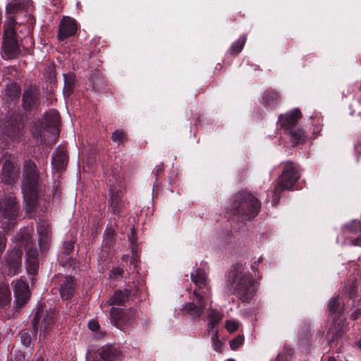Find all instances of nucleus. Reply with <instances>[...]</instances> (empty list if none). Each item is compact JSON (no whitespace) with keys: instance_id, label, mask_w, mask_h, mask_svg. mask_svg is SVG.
I'll return each mask as SVG.
<instances>
[{"instance_id":"19","label":"nucleus","mask_w":361,"mask_h":361,"mask_svg":"<svg viewBox=\"0 0 361 361\" xmlns=\"http://www.w3.org/2000/svg\"><path fill=\"white\" fill-rule=\"evenodd\" d=\"M44 121L46 128L49 130L57 132L61 124V117L59 111L55 109H49L45 113Z\"/></svg>"},{"instance_id":"52","label":"nucleus","mask_w":361,"mask_h":361,"mask_svg":"<svg viewBox=\"0 0 361 361\" xmlns=\"http://www.w3.org/2000/svg\"><path fill=\"white\" fill-rule=\"evenodd\" d=\"M361 317V308L356 309L353 312L351 313L350 317L352 320H356Z\"/></svg>"},{"instance_id":"56","label":"nucleus","mask_w":361,"mask_h":361,"mask_svg":"<svg viewBox=\"0 0 361 361\" xmlns=\"http://www.w3.org/2000/svg\"><path fill=\"white\" fill-rule=\"evenodd\" d=\"M351 243L354 246L361 247V238H356L351 240Z\"/></svg>"},{"instance_id":"21","label":"nucleus","mask_w":361,"mask_h":361,"mask_svg":"<svg viewBox=\"0 0 361 361\" xmlns=\"http://www.w3.org/2000/svg\"><path fill=\"white\" fill-rule=\"evenodd\" d=\"M75 286V279L71 276H66L61 284L60 294L61 298L64 300L71 298L73 295Z\"/></svg>"},{"instance_id":"45","label":"nucleus","mask_w":361,"mask_h":361,"mask_svg":"<svg viewBox=\"0 0 361 361\" xmlns=\"http://www.w3.org/2000/svg\"><path fill=\"white\" fill-rule=\"evenodd\" d=\"M346 228L350 232H361V221L359 220H353L346 225Z\"/></svg>"},{"instance_id":"35","label":"nucleus","mask_w":361,"mask_h":361,"mask_svg":"<svg viewBox=\"0 0 361 361\" xmlns=\"http://www.w3.org/2000/svg\"><path fill=\"white\" fill-rule=\"evenodd\" d=\"M246 42L245 36H240L230 47L229 52L232 56L238 55L243 49Z\"/></svg>"},{"instance_id":"61","label":"nucleus","mask_w":361,"mask_h":361,"mask_svg":"<svg viewBox=\"0 0 361 361\" xmlns=\"http://www.w3.org/2000/svg\"><path fill=\"white\" fill-rule=\"evenodd\" d=\"M329 361H337L336 359L334 357H330L329 358Z\"/></svg>"},{"instance_id":"25","label":"nucleus","mask_w":361,"mask_h":361,"mask_svg":"<svg viewBox=\"0 0 361 361\" xmlns=\"http://www.w3.org/2000/svg\"><path fill=\"white\" fill-rule=\"evenodd\" d=\"M290 142L294 145L303 144L307 140V135L301 128H293L288 130Z\"/></svg>"},{"instance_id":"27","label":"nucleus","mask_w":361,"mask_h":361,"mask_svg":"<svg viewBox=\"0 0 361 361\" xmlns=\"http://www.w3.org/2000/svg\"><path fill=\"white\" fill-rule=\"evenodd\" d=\"M129 293L127 290L122 291L121 290H116L113 296L108 300L109 305H123L128 300Z\"/></svg>"},{"instance_id":"17","label":"nucleus","mask_w":361,"mask_h":361,"mask_svg":"<svg viewBox=\"0 0 361 361\" xmlns=\"http://www.w3.org/2000/svg\"><path fill=\"white\" fill-rule=\"evenodd\" d=\"M68 162L67 150L62 146H59L52 155L51 164L53 169L59 173L63 171Z\"/></svg>"},{"instance_id":"14","label":"nucleus","mask_w":361,"mask_h":361,"mask_svg":"<svg viewBox=\"0 0 361 361\" xmlns=\"http://www.w3.org/2000/svg\"><path fill=\"white\" fill-rule=\"evenodd\" d=\"M3 56L6 59L16 58L20 53L17 41V35L14 36H5L2 46Z\"/></svg>"},{"instance_id":"34","label":"nucleus","mask_w":361,"mask_h":361,"mask_svg":"<svg viewBox=\"0 0 361 361\" xmlns=\"http://www.w3.org/2000/svg\"><path fill=\"white\" fill-rule=\"evenodd\" d=\"M11 300V293L6 284L0 285V305L4 306Z\"/></svg>"},{"instance_id":"59","label":"nucleus","mask_w":361,"mask_h":361,"mask_svg":"<svg viewBox=\"0 0 361 361\" xmlns=\"http://www.w3.org/2000/svg\"><path fill=\"white\" fill-rule=\"evenodd\" d=\"M136 262H137V256L135 254H133L131 257L130 263L135 266Z\"/></svg>"},{"instance_id":"46","label":"nucleus","mask_w":361,"mask_h":361,"mask_svg":"<svg viewBox=\"0 0 361 361\" xmlns=\"http://www.w3.org/2000/svg\"><path fill=\"white\" fill-rule=\"evenodd\" d=\"M244 337L242 335H238L230 341V347L232 350H237L243 343Z\"/></svg>"},{"instance_id":"22","label":"nucleus","mask_w":361,"mask_h":361,"mask_svg":"<svg viewBox=\"0 0 361 361\" xmlns=\"http://www.w3.org/2000/svg\"><path fill=\"white\" fill-rule=\"evenodd\" d=\"M31 6V0H9L6 6V10L8 13L15 14L20 11L28 10Z\"/></svg>"},{"instance_id":"18","label":"nucleus","mask_w":361,"mask_h":361,"mask_svg":"<svg viewBox=\"0 0 361 361\" xmlns=\"http://www.w3.org/2000/svg\"><path fill=\"white\" fill-rule=\"evenodd\" d=\"M192 281L195 284L196 288L200 292L205 291L209 294V288L207 284V276L202 269H197L195 273L190 274Z\"/></svg>"},{"instance_id":"62","label":"nucleus","mask_w":361,"mask_h":361,"mask_svg":"<svg viewBox=\"0 0 361 361\" xmlns=\"http://www.w3.org/2000/svg\"><path fill=\"white\" fill-rule=\"evenodd\" d=\"M1 227L3 228L4 230H6L7 228L6 226H4L3 225L1 226Z\"/></svg>"},{"instance_id":"40","label":"nucleus","mask_w":361,"mask_h":361,"mask_svg":"<svg viewBox=\"0 0 361 361\" xmlns=\"http://www.w3.org/2000/svg\"><path fill=\"white\" fill-rule=\"evenodd\" d=\"M345 290L350 299L355 298L357 293V285L356 280H352L348 285L345 286Z\"/></svg>"},{"instance_id":"42","label":"nucleus","mask_w":361,"mask_h":361,"mask_svg":"<svg viewBox=\"0 0 361 361\" xmlns=\"http://www.w3.org/2000/svg\"><path fill=\"white\" fill-rule=\"evenodd\" d=\"M212 343L214 350L218 353L222 351V343L219 339L218 330H215L213 336H212Z\"/></svg>"},{"instance_id":"38","label":"nucleus","mask_w":361,"mask_h":361,"mask_svg":"<svg viewBox=\"0 0 361 361\" xmlns=\"http://www.w3.org/2000/svg\"><path fill=\"white\" fill-rule=\"evenodd\" d=\"M137 317V312L133 309L125 310V316L123 326L131 325Z\"/></svg>"},{"instance_id":"36","label":"nucleus","mask_w":361,"mask_h":361,"mask_svg":"<svg viewBox=\"0 0 361 361\" xmlns=\"http://www.w3.org/2000/svg\"><path fill=\"white\" fill-rule=\"evenodd\" d=\"M91 83L92 87L97 91L102 90L106 85L105 80L99 73L92 75L91 77Z\"/></svg>"},{"instance_id":"29","label":"nucleus","mask_w":361,"mask_h":361,"mask_svg":"<svg viewBox=\"0 0 361 361\" xmlns=\"http://www.w3.org/2000/svg\"><path fill=\"white\" fill-rule=\"evenodd\" d=\"M223 317L224 314L222 312L216 309L209 308L208 310V331H212L215 325L223 319Z\"/></svg>"},{"instance_id":"9","label":"nucleus","mask_w":361,"mask_h":361,"mask_svg":"<svg viewBox=\"0 0 361 361\" xmlns=\"http://www.w3.org/2000/svg\"><path fill=\"white\" fill-rule=\"evenodd\" d=\"M109 195L108 208L109 212L116 216H120L126 207L123 192L116 188H111Z\"/></svg>"},{"instance_id":"37","label":"nucleus","mask_w":361,"mask_h":361,"mask_svg":"<svg viewBox=\"0 0 361 361\" xmlns=\"http://www.w3.org/2000/svg\"><path fill=\"white\" fill-rule=\"evenodd\" d=\"M16 24L14 17L8 18L6 24L5 25L4 35L5 36H14L16 35L15 25Z\"/></svg>"},{"instance_id":"11","label":"nucleus","mask_w":361,"mask_h":361,"mask_svg":"<svg viewBox=\"0 0 361 361\" xmlns=\"http://www.w3.org/2000/svg\"><path fill=\"white\" fill-rule=\"evenodd\" d=\"M22 250L17 247L8 251L4 257L5 264L8 268L9 275H15L20 268L22 264Z\"/></svg>"},{"instance_id":"31","label":"nucleus","mask_w":361,"mask_h":361,"mask_svg":"<svg viewBox=\"0 0 361 361\" xmlns=\"http://www.w3.org/2000/svg\"><path fill=\"white\" fill-rule=\"evenodd\" d=\"M279 94L273 90H267L264 92L263 101L265 106L274 107L279 100Z\"/></svg>"},{"instance_id":"55","label":"nucleus","mask_w":361,"mask_h":361,"mask_svg":"<svg viewBox=\"0 0 361 361\" xmlns=\"http://www.w3.org/2000/svg\"><path fill=\"white\" fill-rule=\"evenodd\" d=\"M164 164H161L159 165H157L154 170V174L156 176H158L161 173L164 171Z\"/></svg>"},{"instance_id":"33","label":"nucleus","mask_w":361,"mask_h":361,"mask_svg":"<svg viewBox=\"0 0 361 361\" xmlns=\"http://www.w3.org/2000/svg\"><path fill=\"white\" fill-rule=\"evenodd\" d=\"M343 325L341 323H334L329 328L327 336L331 337V341L336 340L343 335Z\"/></svg>"},{"instance_id":"49","label":"nucleus","mask_w":361,"mask_h":361,"mask_svg":"<svg viewBox=\"0 0 361 361\" xmlns=\"http://www.w3.org/2000/svg\"><path fill=\"white\" fill-rule=\"evenodd\" d=\"M226 329L230 333H233L238 329V324L235 321L228 320L226 322Z\"/></svg>"},{"instance_id":"39","label":"nucleus","mask_w":361,"mask_h":361,"mask_svg":"<svg viewBox=\"0 0 361 361\" xmlns=\"http://www.w3.org/2000/svg\"><path fill=\"white\" fill-rule=\"evenodd\" d=\"M26 269L29 274L36 275L38 271L39 262L38 259H26Z\"/></svg>"},{"instance_id":"43","label":"nucleus","mask_w":361,"mask_h":361,"mask_svg":"<svg viewBox=\"0 0 361 361\" xmlns=\"http://www.w3.org/2000/svg\"><path fill=\"white\" fill-rule=\"evenodd\" d=\"M33 243L28 247H25L26 250V259H38V251L36 247H32Z\"/></svg>"},{"instance_id":"50","label":"nucleus","mask_w":361,"mask_h":361,"mask_svg":"<svg viewBox=\"0 0 361 361\" xmlns=\"http://www.w3.org/2000/svg\"><path fill=\"white\" fill-rule=\"evenodd\" d=\"M124 272L123 269L120 267H113L109 271L110 277H118L121 276Z\"/></svg>"},{"instance_id":"6","label":"nucleus","mask_w":361,"mask_h":361,"mask_svg":"<svg viewBox=\"0 0 361 361\" xmlns=\"http://www.w3.org/2000/svg\"><path fill=\"white\" fill-rule=\"evenodd\" d=\"M41 104V92L39 88L33 85L25 87L22 94V107L26 112L37 109Z\"/></svg>"},{"instance_id":"51","label":"nucleus","mask_w":361,"mask_h":361,"mask_svg":"<svg viewBox=\"0 0 361 361\" xmlns=\"http://www.w3.org/2000/svg\"><path fill=\"white\" fill-rule=\"evenodd\" d=\"M88 328L92 331H96L99 329V323L95 320H91L88 322L87 324Z\"/></svg>"},{"instance_id":"23","label":"nucleus","mask_w":361,"mask_h":361,"mask_svg":"<svg viewBox=\"0 0 361 361\" xmlns=\"http://www.w3.org/2000/svg\"><path fill=\"white\" fill-rule=\"evenodd\" d=\"M37 233L39 234V243L41 249H44L46 245L50 240L51 228L47 222L41 221L37 226Z\"/></svg>"},{"instance_id":"13","label":"nucleus","mask_w":361,"mask_h":361,"mask_svg":"<svg viewBox=\"0 0 361 361\" xmlns=\"http://www.w3.org/2000/svg\"><path fill=\"white\" fill-rule=\"evenodd\" d=\"M5 133L13 142H20L24 135V123L21 118L11 120L6 128Z\"/></svg>"},{"instance_id":"10","label":"nucleus","mask_w":361,"mask_h":361,"mask_svg":"<svg viewBox=\"0 0 361 361\" xmlns=\"http://www.w3.org/2000/svg\"><path fill=\"white\" fill-rule=\"evenodd\" d=\"M20 172L17 164L11 159H6L1 171V181L5 184H13L19 178Z\"/></svg>"},{"instance_id":"5","label":"nucleus","mask_w":361,"mask_h":361,"mask_svg":"<svg viewBox=\"0 0 361 361\" xmlns=\"http://www.w3.org/2000/svg\"><path fill=\"white\" fill-rule=\"evenodd\" d=\"M207 293L205 291L200 292L195 289L190 295L191 302H186L180 309L185 314H188L194 319H199L204 313L206 307V298Z\"/></svg>"},{"instance_id":"53","label":"nucleus","mask_w":361,"mask_h":361,"mask_svg":"<svg viewBox=\"0 0 361 361\" xmlns=\"http://www.w3.org/2000/svg\"><path fill=\"white\" fill-rule=\"evenodd\" d=\"M32 134L33 136L36 138H38L41 135V127L40 126H35L32 130Z\"/></svg>"},{"instance_id":"57","label":"nucleus","mask_w":361,"mask_h":361,"mask_svg":"<svg viewBox=\"0 0 361 361\" xmlns=\"http://www.w3.org/2000/svg\"><path fill=\"white\" fill-rule=\"evenodd\" d=\"M32 361H44V358L40 355H35Z\"/></svg>"},{"instance_id":"24","label":"nucleus","mask_w":361,"mask_h":361,"mask_svg":"<svg viewBox=\"0 0 361 361\" xmlns=\"http://www.w3.org/2000/svg\"><path fill=\"white\" fill-rule=\"evenodd\" d=\"M20 87L16 82L8 84L4 90V99L6 102H12L19 98Z\"/></svg>"},{"instance_id":"2","label":"nucleus","mask_w":361,"mask_h":361,"mask_svg":"<svg viewBox=\"0 0 361 361\" xmlns=\"http://www.w3.org/2000/svg\"><path fill=\"white\" fill-rule=\"evenodd\" d=\"M261 209L260 201L252 194L242 191L238 192L232 204L234 214L242 221L253 219Z\"/></svg>"},{"instance_id":"28","label":"nucleus","mask_w":361,"mask_h":361,"mask_svg":"<svg viewBox=\"0 0 361 361\" xmlns=\"http://www.w3.org/2000/svg\"><path fill=\"white\" fill-rule=\"evenodd\" d=\"M111 322L118 328H122L125 316V310L112 307L110 311Z\"/></svg>"},{"instance_id":"54","label":"nucleus","mask_w":361,"mask_h":361,"mask_svg":"<svg viewBox=\"0 0 361 361\" xmlns=\"http://www.w3.org/2000/svg\"><path fill=\"white\" fill-rule=\"evenodd\" d=\"M15 361H25V355L20 352H16L14 355Z\"/></svg>"},{"instance_id":"7","label":"nucleus","mask_w":361,"mask_h":361,"mask_svg":"<svg viewBox=\"0 0 361 361\" xmlns=\"http://www.w3.org/2000/svg\"><path fill=\"white\" fill-rule=\"evenodd\" d=\"M42 320L40 324V334L41 336L43 335L44 337L50 332L52 329L54 324H55L56 319V312L53 310L47 311L46 313H43L42 311H37L33 317L32 321V325L35 331H37V325L39 322L41 317Z\"/></svg>"},{"instance_id":"12","label":"nucleus","mask_w":361,"mask_h":361,"mask_svg":"<svg viewBox=\"0 0 361 361\" xmlns=\"http://www.w3.org/2000/svg\"><path fill=\"white\" fill-rule=\"evenodd\" d=\"M15 302L18 308H21L30 298L28 285L21 279L16 280L13 286Z\"/></svg>"},{"instance_id":"41","label":"nucleus","mask_w":361,"mask_h":361,"mask_svg":"<svg viewBox=\"0 0 361 361\" xmlns=\"http://www.w3.org/2000/svg\"><path fill=\"white\" fill-rule=\"evenodd\" d=\"M111 140L118 143V145L123 143L127 141V135L126 133L121 129H118L115 130L111 135Z\"/></svg>"},{"instance_id":"3","label":"nucleus","mask_w":361,"mask_h":361,"mask_svg":"<svg viewBox=\"0 0 361 361\" xmlns=\"http://www.w3.org/2000/svg\"><path fill=\"white\" fill-rule=\"evenodd\" d=\"M229 279L226 287L228 294H236L243 302H249L254 297L255 288L252 279L242 272L237 271L230 273Z\"/></svg>"},{"instance_id":"26","label":"nucleus","mask_w":361,"mask_h":361,"mask_svg":"<svg viewBox=\"0 0 361 361\" xmlns=\"http://www.w3.org/2000/svg\"><path fill=\"white\" fill-rule=\"evenodd\" d=\"M16 241L20 245L25 246V247H28L31 244L33 243L30 230L27 228H24L23 229H21L16 234Z\"/></svg>"},{"instance_id":"30","label":"nucleus","mask_w":361,"mask_h":361,"mask_svg":"<svg viewBox=\"0 0 361 361\" xmlns=\"http://www.w3.org/2000/svg\"><path fill=\"white\" fill-rule=\"evenodd\" d=\"M328 310L331 314L341 315L344 310V303L340 301L338 296L334 297L329 301Z\"/></svg>"},{"instance_id":"44","label":"nucleus","mask_w":361,"mask_h":361,"mask_svg":"<svg viewBox=\"0 0 361 361\" xmlns=\"http://www.w3.org/2000/svg\"><path fill=\"white\" fill-rule=\"evenodd\" d=\"M114 231L112 230L106 231L104 233V243L106 246H111L114 243Z\"/></svg>"},{"instance_id":"64","label":"nucleus","mask_w":361,"mask_h":361,"mask_svg":"<svg viewBox=\"0 0 361 361\" xmlns=\"http://www.w3.org/2000/svg\"><path fill=\"white\" fill-rule=\"evenodd\" d=\"M93 361H102V360H94Z\"/></svg>"},{"instance_id":"60","label":"nucleus","mask_w":361,"mask_h":361,"mask_svg":"<svg viewBox=\"0 0 361 361\" xmlns=\"http://www.w3.org/2000/svg\"><path fill=\"white\" fill-rule=\"evenodd\" d=\"M355 346L361 349V337L355 342Z\"/></svg>"},{"instance_id":"8","label":"nucleus","mask_w":361,"mask_h":361,"mask_svg":"<svg viewBox=\"0 0 361 361\" xmlns=\"http://www.w3.org/2000/svg\"><path fill=\"white\" fill-rule=\"evenodd\" d=\"M20 206L14 196H5L0 199V216L10 221L18 214Z\"/></svg>"},{"instance_id":"32","label":"nucleus","mask_w":361,"mask_h":361,"mask_svg":"<svg viewBox=\"0 0 361 361\" xmlns=\"http://www.w3.org/2000/svg\"><path fill=\"white\" fill-rule=\"evenodd\" d=\"M64 78V87L63 92L67 96H69L75 87V75L73 73H68L63 74Z\"/></svg>"},{"instance_id":"63","label":"nucleus","mask_w":361,"mask_h":361,"mask_svg":"<svg viewBox=\"0 0 361 361\" xmlns=\"http://www.w3.org/2000/svg\"><path fill=\"white\" fill-rule=\"evenodd\" d=\"M226 361H235V360L233 359H228Z\"/></svg>"},{"instance_id":"15","label":"nucleus","mask_w":361,"mask_h":361,"mask_svg":"<svg viewBox=\"0 0 361 361\" xmlns=\"http://www.w3.org/2000/svg\"><path fill=\"white\" fill-rule=\"evenodd\" d=\"M78 30L76 21L68 16L63 17L59 24L58 39L62 41L75 35Z\"/></svg>"},{"instance_id":"47","label":"nucleus","mask_w":361,"mask_h":361,"mask_svg":"<svg viewBox=\"0 0 361 361\" xmlns=\"http://www.w3.org/2000/svg\"><path fill=\"white\" fill-rule=\"evenodd\" d=\"M22 343L26 347L30 346L31 343V337L26 331H21L19 334Z\"/></svg>"},{"instance_id":"16","label":"nucleus","mask_w":361,"mask_h":361,"mask_svg":"<svg viewBox=\"0 0 361 361\" xmlns=\"http://www.w3.org/2000/svg\"><path fill=\"white\" fill-rule=\"evenodd\" d=\"M302 117V113L299 109H294L285 114H281L279 118L280 126L289 130L295 128L298 122Z\"/></svg>"},{"instance_id":"48","label":"nucleus","mask_w":361,"mask_h":361,"mask_svg":"<svg viewBox=\"0 0 361 361\" xmlns=\"http://www.w3.org/2000/svg\"><path fill=\"white\" fill-rule=\"evenodd\" d=\"M74 248V243L72 240L66 241L63 246V254L68 255L72 252Z\"/></svg>"},{"instance_id":"58","label":"nucleus","mask_w":361,"mask_h":361,"mask_svg":"<svg viewBox=\"0 0 361 361\" xmlns=\"http://www.w3.org/2000/svg\"><path fill=\"white\" fill-rule=\"evenodd\" d=\"M135 234V231L134 229H132L130 236L129 237L130 240L132 242V243H135V240L133 238V235Z\"/></svg>"},{"instance_id":"20","label":"nucleus","mask_w":361,"mask_h":361,"mask_svg":"<svg viewBox=\"0 0 361 361\" xmlns=\"http://www.w3.org/2000/svg\"><path fill=\"white\" fill-rule=\"evenodd\" d=\"M99 353L104 361H120L121 360V351L111 345L102 347Z\"/></svg>"},{"instance_id":"1","label":"nucleus","mask_w":361,"mask_h":361,"mask_svg":"<svg viewBox=\"0 0 361 361\" xmlns=\"http://www.w3.org/2000/svg\"><path fill=\"white\" fill-rule=\"evenodd\" d=\"M39 171L36 164L28 159L23 168L22 192L27 213H32L37 204L39 193Z\"/></svg>"},{"instance_id":"4","label":"nucleus","mask_w":361,"mask_h":361,"mask_svg":"<svg viewBox=\"0 0 361 361\" xmlns=\"http://www.w3.org/2000/svg\"><path fill=\"white\" fill-rule=\"evenodd\" d=\"M300 177L299 166L291 161L284 163L282 173L277 180L274 189L272 202L278 204L280 194L284 190H290Z\"/></svg>"}]
</instances>
